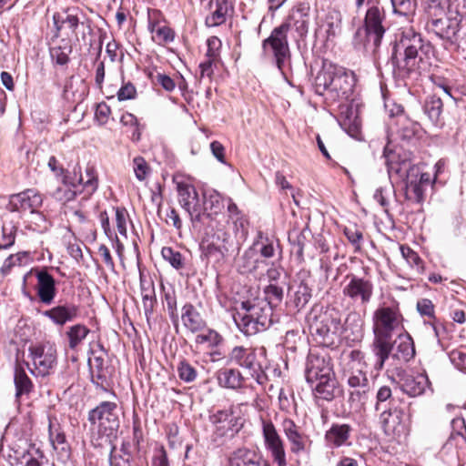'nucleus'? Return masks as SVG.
<instances>
[{"label":"nucleus","mask_w":466,"mask_h":466,"mask_svg":"<svg viewBox=\"0 0 466 466\" xmlns=\"http://www.w3.org/2000/svg\"><path fill=\"white\" fill-rule=\"evenodd\" d=\"M326 34V41H332L340 33V15L329 14L323 25Z\"/></svg>","instance_id":"58"},{"label":"nucleus","mask_w":466,"mask_h":466,"mask_svg":"<svg viewBox=\"0 0 466 466\" xmlns=\"http://www.w3.org/2000/svg\"><path fill=\"white\" fill-rule=\"evenodd\" d=\"M385 157L389 173L395 172L400 177H405V198L415 203L423 202L425 190L436 180L437 174L442 167L441 162L436 163L437 171L432 180L429 173L422 172L420 167L412 165L410 161L395 163L390 160L388 156Z\"/></svg>","instance_id":"5"},{"label":"nucleus","mask_w":466,"mask_h":466,"mask_svg":"<svg viewBox=\"0 0 466 466\" xmlns=\"http://www.w3.org/2000/svg\"><path fill=\"white\" fill-rule=\"evenodd\" d=\"M451 427L453 431L456 432V436H454V433H451V436L447 441L446 446L452 445L453 441H456V444H458L460 441L466 443V437L464 436V433H466V425L464 420L460 417L454 418L451 420Z\"/></svg>","instance_id":"61"},{"label":"nucleus","mask_w":466,"mask_h":466,"mask_svg":"<svg viewBox=\"0 0 466 466\" xmlns=\"http://www.w3.org/2000/svg\"><path fill=\"white\" fill-rule=\"evenodd\" d=\"M347 279L350 280L343 288V295L353 301H360L361 304L369 303L373 294L371 281L355 275H348Z\"/></svg>","instance_id":"20"},{"label":"nucleus","mask_w":466,"mask_h":466,"mask_svg":"<svg viewBox=\"0 0 466 466\" xmlns=\"http://www.w3.org/2000/svg\"><path fill=\"white\" fill-rule=\"evenodd\" d=\"M217 380L222 388L238 390L244 387L246 379L237 369H221L217 372Z\"/></svg>","instance_id":"40"},{"label":"nucleus","mask_w":466,"mask_h":466,"mask_svg":"<svg viewBox=\"0 0 466 466\" xmlns=\"http://www.w3.org/2000/svg\"><path fill=\"white\" fill-rule=\"evenodd\" d=\"M183 326L191 333H197L206 327V321L191 303H186L181 309Z\"/></svg>","instance_id":"39"},{"label":"nucleus","mask_w":466,"mask_h":466,"mask_svg":"<svg viewBox=\"0 0 466 466\" xmlns=\"http://www.w3.org/2000/svg\"><path fill=\"white\" fill-rule=\"evenodd\" d=\"M353 429L347 423H333L325 433L326 441L335 448L350 445V438Z\"/></svg>","instance_id":"36"},{"label":"nucleus","mask_w":466,"mask_h":466,"mask_svg":"<svg viewBox=\"0 0 466 466\" xmlns=\"http://www.w3.org/2000/svg\"><path fill=\"white\" fill-rule=\"evenodd\" d=\"M133 348L135 351V360H136V380L140 386L141 390L143 391L144 386V378L145 370H146V363L144 357V347L142 340L139 339L133 342Z\"/></svg>","instance_id":"46"},{"label":"nucleus","mask_w":466,"mask_h":466,"mask_svg":"<svg viewBox=\"0 0 466 466\" xmlns=\"http://www.w3.org/2000/svg\"><path fill=\"white\" fill-rule=\"evenodd\" d=\"M86 90V85L84 80L76 77L75 76H70L64 86V96L66 99H78L82 100Z\"/></svg>","instance_id":"47"},{"label":"nucleus","mask_w":466,"mask_h":466,"mask_svg":"<svg viewBox=\"0 0 466 466\" xmlns=\"http://www.w3.org/2000/svg\"><path fill=\"white\" fill-rule=\"evenodd\" d=\"M305 378L318 399L331 401L335 398L338 381L330 356L325 352L310 351L308 355Z\"/></svg>","instance_id":"4"},{"label":"nucleus","mask_w":466,"mask_h":466,"mask_svg":"<svg viewBox=\"0 0 466 466\" xmlns=\"http://www.w3.org/2000/svg\"><path fill=\"white\" fill-rule=\"evenodd\" d=\"M89 331H90L89 329H87L83 324H76V325L71 326L66 332V334L68 338L69 348L71 350L76 349L86 338Z\"/></svg>","instance_id":"53"},{"label":"nucleus","mask_w":466,"mask_h":466,"mask_svg":"<svg viewBox=\"0 0 466 466\" xmlns=\"http://www.w3.org/2000/svg\"><path fill=\"white\" fill-rule=\"evenodd\" d=\"M177 374L179 379L187 383L195 381L198 377V371L195 367L186 360H183L178 363Z\"/></svg>","instance_id":"62"},{"label":"nucleus","mask_w":466,"mask_h":466,"mask_svg":"<svg viewBox=\"0 0 466 466\" xmlns=\"http://www.w3.org/2000/svg\"><path fill=\"white\" fill-rule=\"evenodd\" d=\"M240 309H245L257 318V323H262L268 328L271 326L272 309L267 301L262 299L245 300L240 303Z\"/></svg>","instance_id":"31"},{"label":"nucleus","mask_w":466,"mask_h":466,"mask_svg":"<svg viewBox=\"0 0 466 466\" xmlns=\"http://www.w3.org/2000/svg\"><path fill=\"white\" fill-rule=\"evenodd\" d=\"M461 19L458 10H451L448 15L427 19L425 29L440 39L452 43L460 30Z\"/></svg>","instance_id":"13"},{"label":"nucleus","mask_w":466,"mask_h":466,"mask_svg":"<svg viewBox=\"0 0 466 466\" xmlns=\"http://www.w3.org/2000/svg\"><path fill=\"white\" fill-rule=\"evenodd\" d=\"M397 132L403 139H410L415 137L420 130V125L410 120L407 116H401L400 120H396Z\"/></svg>","instance_id":"51"},{"label":"nucleus","mask_w":466,"mask_h":466,"mask_svg":"<svg viewBox=\"0 0 466 466\" xmlns=\"http://www.w3.org/2000/svg\"><path fill=\"white\" fill-rule=\"evenodd\" d=\"M433 54V46L425 41L420 34L412 29L404 30L396 42L391 55L394 72L401 77L417 74L427 63L426 59Z\"/></svg>","instance_id":"1"},{"label":"nucleus","mask_w":466,"mask_h":466,"mask_svg":"<svg viewBox=\"0 0 466 466\" xmlns=\"http://www.w3.org/2000/svg\"><path fill=\"white\" fill-rule=\"evenodd\" d=\"M454 10L451 0H427L425 13L427 19L450 15Z\"/></svg>","instance_id":"45"},{"label":"nucleus","mask_w":466,"mask_h":466,"mask_svg":"<svg viewBox=\"0 0 466 466\" xmlns=\"http://www.w3.org/2000/svg\"><path fill=\"white\" fill-rule=\"evenodd\" d=\"M47 167L54 173L55 177L61 180L62 185H68L73 183L71 180L73 174L65 168L55 156H51L49 157Z\"/></svg>","instance_id":"54"},{"label":"nucleus","mask_w":466,"mask_h":466,"mask_svg":"<svg viewBox=\"0 0 466 466\" xmlns=\"http://www.w3.org/2000/svg\"><path fill=\"white\" fill-rule=\"evenodd\" d=\"M42 196L35 189L30 188L10 196L6 208L10 212H17L21 215L29 211L31 214H35L39 219L45 221L44 216L36 211L42 206Z\"/></svg>","instance_id":"17"},{"label":"nucleus","mask_w":466,"mask_h":466,"mask_svg":"<svg viewBox=\"0 0 466 466\" xmlns=\"http://www.w3.org/2000/svg\"><path fill=\"white\" fill-rule=\"evenodd\" d=\"M133 392L134 410H133V445L137 452H145L144 451V436L142 430V422L139 417V411L142 410L138 403V392L135 388L134 382H131Z\"/></svg>","instance_id":"38"},{"label":"nucleus","mask_w":466,"mask_h":466,"mask_svg":"<svg viewBox=\"0 0 466 466\" xmlns=\"http://www.w3.org/2000/svg\"><path fill=\"white\" fill-rule=\"evenodd\" d=\"M310 23V7L306 3H299L295 5L288 17L279 25L285 26V31L289 33L294 30L298 36V41H303L307 37Z\"/></svg>","instance_id":"19"},{"label":"nucleus","mask_w":466,"mask_h":466,"mask_svg":"<svg viewBox=\"0 0 466 466\" xmlns=\"http://www.w3.org/2000/svg\"><path fill=\"white\" fill-rule=\"evenodd\" d=\"M280 426L289 442L290 453L296 456L309 453L312 441L293 420L286 417L282 420Z\"/></svg>","instance_id":"16"},{"label":"nucleus","mask_w":466,"mask_h":466,"mask_svg":"<svg viewBox=\"0 0 466 466\" xmlns=\"http://www.w3.org/2000/svg\"><path fill=\"white\" fill-rule=\"evenodd\" d=\"M147 78L150 80L153 88L160 86L167 92H172L176 88L175 81L165 73L158 71L156 67H147Z\"/></svg>","instance_id":"48"},{"label":"nucleus","mask_w":466,"mask_h":466,"mask_svg":"<svg viewBox=\"0 0 466 466\" xmlns=\"http://www.w3.org/2000/svg\"><path fill=\"white\" fill-rule=\"evenodd\" d=\"M222 341V337L214 329H208L206 333H201L196 336L195 342L202 345L207 344L208 348L212 349L219 345Z\"/></svg>","instance_id":"64"},{"label":"nucleus","mask_w":466,"mask_h":466,"mask_svg":"<svg viewBox=\"0 0 466 466\" xmlns=\"http://www.w3.org/2000/svg\"><path fill=\"white\" fill-rule=\"evenodd\" d=\"M352 44L360 51L375 53L379 47L373 46V39L370 37L368 31L363 27H359L354 34Z\"/></svg>","instance_id":"50"},{"label":"nucleus","mask_w":466,"mask_h":466,"mask_svg":"<svg viewBox=\"0 0 466 466\" xmlns=\"http://www.w3.org/2000/svg\"><path fill=\"white\" fill-rule=\"evenodd\" d=\"M264 445L277 466H287L285 444L276 427L269 420H262Z\"/></svg>","instance_id":"15"},{"label":"nucleus","mask_w":466,"mask_h":466,"mask_svg":"<svg viewBox=\"0 0 466 466\" xmlns=\"http://www.w3.org/2000/svg\"><path fill=\"white\" fill-rule=\"evenodd\" d=\"M29 350L38 375H48L50 370H52L56 364V350L51 346L44 347L42 345H38L31 347Z\"/></svg>","instance_id":"23"},{"label":"nucleus","mask_w":466,"mask_h":466,"mask_svg":"<svg viewBox=\"0 0 466 466\" xmlns=\"http://www.w3.org/2000/svg\"><path fill=\"white\" fill-rule=\"evenodd\" d=\"M338 121L350 137H357L360 131V120L356 112L349 105H340Z\"/></svg>","instance_id":"37"},{"label":"nucleus","mask_w":466,"mask_h":466,"mask_svg":"<svg viewBox=\"0 0 466 466\" xmlns=\"http://www.w3.org/2000/svg\"><path fill=\"white\" fill-rule=\"evenodd\" d=\"M312 298V289L308 281L302 279L299 284L289 287L287 306L296 311L306 307Z\"/></svg>","instance_id":"27"},{"label":"nucleus","mask_w":466,"mask_h":466,"mask_svg":"<svg viewBox=\"0 0 466 466\" xmlns=\"http://www.w3.org/2000/svg\"><path fill=\"white\" fill-rule=\"evenodd\" d=\"M415 356V348L412 338L409 334L399 335L394 343L391 342V350L389 359L395 361V365L410 361Z\"/></svg>","instance_id":"24"},{"label":"nucleus","mask_w":466,"mask_h":466,"mask_svg":"<svg viewBox=\"0 0 466 466\" xmlns=\"http://www.w3.org/2000/svg\"><path fill=\"white\" fill-rule=\"evenodd\" d=\"M17 229V223L14 222L12 219H4L2 225L0 250L7 249L15 244Z\"/></svg>","instance_id":"49"},{"label":"nucleus","mask_w":466,"mask_h":466,"mask_svg":"<svg viewBox=\"0 0 466 466\" xmlns=\"http://www.w3.org/2000/svg\"><path fill=\"white\" fill-rule=\"evenodd\" d=\"M392 391L389 386H381L376 393L375 410L377 412L381 410L393 407L392 406Z\"/></svg>","instance_id":"59"},{"label":"nucleus","mask_w":466,"mask_h":466,"mask_svg":"<svg viewBox=\"0 0 466 466\" xmlns=\"http://www.w3.org/2000/svg\"><path fill=\"white\" fill-rule=\"evenodd\" d=\"M63 45L55 46L50 50L52 60L59 65L66 66L69 62V55L72 53V46L69 42L63 40Z\"/></svg>","instance_id":"55"},{"label":"nucleus","mask_w":466,"mask_h":466,"mask_svg":"<svg viewBox=\"0 0 466 466\" xmlns=\"http://www.w3.org/2000/svg\"><path fill=\"white\" fill-rule=\"evenodd\" d=\"M379 420L385 434L391 435L400 432L403 411L396 407H390L379 411Z\"/></svg>","instance_id":"34"},{"label":"nucleus","mask_w":466,"mask_h":466,"mask_svg":"<svg viewBox=\"0 0 466 466\" xmlns=\"http://www.w3.org/2000/svg\"><path fill=\"white\" fill-rule=\"evenodd\" d=\"M235 0H209L207 9L209 14L206 16L205 24L208 27L218 26L227 20L229 11L233 10Z\"/></svg>","instance_id":"25"},{"label":"nucleus","mask_w":466,"mask_h":466,"mask_svg":"<svg viewBox=\"0 0 466 466\" xmlns=\"http://www.w3.org/2000/svg\"><path fill=\"white\" fill-rule=\"evenodd\" d=\"M92 382L97 387L106 388L108 385V368L102 357L96 356L89 361Z\"/></svg>","instance_id":"41"},{"label":"nucleus","mask_w":466,"mask_h":466,"mask_svg":"<svg viewBox=\"0 0 466 466\" xmlns=\"http://www.w3.org/2000/svg\"><path fill=\"white\" fill-rule=\"evenodd\" d=\"M371 393V386L370 383L360 387H356L350 391L349 401L361 406L366 403Z\"/></svg>","instance_id":"60"},{"label":"nucleus","mask_w":466,"mask_h":466,"mask_svg":"<svg viewBox=\"0 0 466 466\" xmlns=\"http://www.w3.org/2000/svg\"><path fill=\"white\" fill-rule=\"evenodd\" d=\"M403 317L398 304L382 305L373 314L374 339L371 350L375 357L374 369H383L391 350L394 332L403 329Z\"/></svg>","instance_id":"2"},{"label":"nucleus","mask_w":466,"mask_h":466,"mask_svg":"<svg viewBox=\"0 0 466 466\" xmlns=\"http://www.w3.org/2000/svg\"><path fill=\"white\" fill-rule=\"evenodd\" d=\"M15 458L25 463V466H47L49 460L45 452L35 443H27L25 449L18 448L14 451Z\"/></svg>","instance_id":"30"},{"label":"nucleus","mask_w":466,"mask_h":466,"mask_svg":"<svg viewBox=\"0 0 466 466\" xmlns=\"http://www.w3.org/2000/svg\"><path fill=\"white\" fill-rule=\"evenodd\" d=\"M264 294L265 298L263 299L268 303L272 309L280 305L284 298L283 289L276 284H269L265 287Z\"/></svg>","instance_id":"57"},{"label":"nucleus","mask_w":466,"mask_h":466,"mask_svg":"<svg viewBox=\"0 0 466 466\" xmlns=\"http://www.w3.org/2000/svg\"><path fill=\"white\" fill-rule=\"evenodd\" d=\"M110 448L109 465L110 466H131V454L127 450V445L122 443L120 448L113 444V441L107 442Z\"/></svg>","instance_id":"44"},{"label":"nucleus","mask_w":466,"mask_h":466,"mask_svg":"<svg viewBox=\"0 0 466 466\" xmlns=\"http://www.w3.org/2000/svg\"><path fill=\"white\" fill-rule=\"evenodd\" d=\"M285 26H276L269 36L262 41L261 47L266 56H271L276 66L285 75V66L290 60L291 53Z\"/></svg>","instance_id":"11"},{"label":"nucleus","mask_w":466,"mask_h":466,"mask_svg":"<svg viewBox=\"0 0 466 466\" xmlns=\"http://www.w3.org/2000/svg\"><path fill=\"white\" fill-rule=\"evenodd\" d=\"M369 7L364 17L363 27L368 31L370 37L373 39V46L379 47L386 32L384 23L386 15L384 8L373 0H368Z\"/></svg>","instance_id":"14"},{"label":"nucleus","mask_w":466,"mask_h":466,"mask_svg":"<svg viewBox=\"0 0 466 466\" xmlns=\"http://www.w3.org/2000/svg\"><path fill=\"white\" fill-rule=\"evenodd\" d=\"M122 414V409L116 402L103 401L90 410L88 420L96 425L101 438L111 443L117 438Z\"/></svg>","instance_id":"8"},{"label":"nucleus","mask_w":466,"mask_h":466,"mask_svg":"<svg viewBox=\"0 0 466 466\" xmlns=\"http://www.w3.org/2000/svg\"><path fill=\"white\" fill-rule=\"evenodd\" d=\"M15 397L20 398L28 394L33 389V383L24 370H16L15 373Z\"/></svg>","instance_id":"56"},{"label":"nucleus","mask_w":466,"mask_h":466,"mask_svg":"<svg viewBox=\"0 0 466 466\" xmlns=\"http://www.w3.org/2000/svg\"><path fill=\"white\" fill-rule=\"evenodd\" d=\"M86 180L81 174V168L76 165L73 168L72 184L58 187L52 197L57 201L66 203L74 200L77 195L85 192L86 196H91L98 187V178L96 169L93 166H87L86 168Z\"/></svg>","instance_id":"9"},{"label":"nucleus","mask_w":466,"mask_h":466,"mask_svg":"<svg viewBox=\"0 0 466 466\" xmlns=\"http://www.w3.org/2000/svg\"><path fill=\"white\" fill-rule=\"evenodd\" d=\"M307 320L309 333L318 345L329 348L339 341L342 323L341 316L335 309H328L318 314L311 311Z\"/></svg>","instance_id":"6"},{"label":"nucleus","mask_w":466,"mask_h":466,"mask_svg":"<svg viewBox=\"0 0 466 466\" xmlns=\"http://www.w3.org/2000/svg\"><path fill=\"white\" fill-rule=\"evenodd\" d=\"M35 277L37 279L36 293L39 300L46 305H51L56 295L54 277L46 269H36Z\"/></svg>","instance_id":"28"},{"label":"nucleus","mask_w":466,"mask_h":466,"mask_svg":"<svg viewBox=\"0 0 466 466\" xmlns=\"http://www.w3.org/2000/svg\"><path fill=\"white\" fill-rule=\"evenodd\" d=\"M178 201L181 207L188 213L192 222L204 223L210 217L209 213L202 212L201 204L196 188L186 183L177 184Z\"/></svg>","instance_id":"18"},{"label":"nucleus","mask_w":466,"mask_h":466,"mask_svg":"<svg viewBox=\"0 0 466 466\" xmlns=\"http://www.w3.org/2000/svg\"><path fill=\"white\" fill-rule=\"evenodd\" d=\"M442 108V100L435 94L428 96L423 105L425 115L429 117L431 122L437 127H442L444 125L443 118L441 117Z\"/></svg>","instance_id":"42"},{"label":"nucleus","mask_w":466,"mask_h":466,"mask_svg":"<svg viewBox=\"0 0 466 466\" xmlns=\"http://www.w3.org/2000/svg\"><path fill=\"white\" fill-rule=\"evenodd\" d=\"M309 233L310 231L307 227L301 230L293 228L289 233V241L291 246V252L295 254L297 258L300 261L304 260V247L307 242V236Z\"/></svg>","instance_id":"43"},{"label":"nucleus","mask_w":466,"mask_h":466,"mask_svg":"<svg viewBox=\"0 0 466 466\" xmlns=\"http://www.w3.org/2000/svg\"><path fill=\"white\" fill-rule=\"evenodd\" d=\"M204 198H205V201H204L205 211L204 212H206L208 209H209L211 212L217 214L223 208L222 196L215 190L208 192V193H205Z\"/></svg>","instance_id":"63"},{"label":"nucleus","mask_w":466,"mask_h":466,"mask_svg":"<svg viewBox=\"0 0 466 466\" xmlns=\"http://www.w3.org/2000/svg\"><path fill=\"white\" fill-rule=\"evenodd\" d=\"M233 319L238 329L246 336L255 335L268 328V326H264L262 323H257V318L247 310L240 309V307L233 315Z\"/></svg>","instance_id":"35"},{"label":"nucleus","mask_w":466,"mask_h":466,"mask_svg":"<svg viewBox=\"0 0 466 466\" xmlns=\"http://www.w3.org/2000/svg\"><path fill=\"white\" fill-rule=\"evenodd\" d=\"M147 29L151 33L152 40L158 45L169 43L174 40L175 35L173 30L166 25L165 23L162 25H151Z\"/></svg>","instance_id":"52"},{"label":"nucleus","mask_w":466,"mask_h":466,"mask_svg":"<svg viewBox=\"0 0 466 466\" xmlns=\"http://www.w3.org/2000/svg\"><path fill=\"white\" fill-rule=\"evenodd\" d=\"M268 264L262 259L252 246L246 249L238 260V269L241 274L257 273L264 269Z\"/></svg>","instance_id":"33"},{"label":"nucleus","mask_w":466,"mask_h":466,"mask_svg":"<svg viewBox=\"0 0 466 466\" xmlns=\"http://www.w3.org/2000/svg\"><path fill=\"white\" fill-rule=\"evenodd\" d=\"M228 466H269L254 450L246 447L232 451L228 456Z\"/></svg>","instance_id":"32"},{"label":"nucleus","mask_w":466,"mask_h":466,"mask_svg":"<svg viewBox=\"0 0 466 466\" xmlns=\"http://www.w3.org/2000/svg\"><path fill=\"white\" fill-rule=\"evenodd\" d=\"M78 314L79 307L74 303L56 305L42 312L43 316L48 318L55 325L59 327L74 321Z\"/></svg>","instance_id":"26"},{"label":"nucleus","mask_w":466,"mask_h":466,"mask_svg":"<svg viewBox=\"0 0 466 466\" xmlns=\"http://www.w3.org/2000/svg\"><path fill=\"white\" fill-rule=\"evenodd\" d=\"M252 247L257 249L258 256L266 261L276 257L279 261L282 259V247L279 239L274 235H268L258 230Z\"/></svg>","instance_id":"22"},{"label":"nucleus","mask_w":466,"mask_h":466,"mask_svg":"<svg viewBox=\"0 0 466 466\" xmlns=\"http://www.w3.org/2000/svg\"><path fill=\"white\" fill-rule=\"evenodd\" d=\"M228 362L247 370L258 385H265L268 380L266 373L269 363L264 347H234L228 355Z\"/></svg>","instance_id":"7"},{"label":"nucleus","mask_w":466,"mask_h":466,"mask_svg":"<svg viewBox=\"0 0 466 466\" xmlns=\"http://www.w3.org/2000/svg\"><path fill=\"white\" fill-rule=\"evenodd\" d=\"M82 14V11L77 6L62 7L53 15V22L56 31L68 28L73 33H76Z\"/></svg>","instance_id":"29"},{"label":"nucleus","mask_w":466,"mask_h":466,"mask_svg":"<svg viewBox=\"0 0 466 466\" xmlns=\"http://www.w3.org/2000/svg\"><path fill=\"white\" fill-rule=\"evenodd\" d=\"M213 425L212 433L209 436L210 442L215 447L224 445L231 440L241 429L240 418L234 415L232 408L218 410L208 417Z\"/></svg>","instance_id":"10"},{"label":"nucleus","mask_w":466,"mask_h":466,"mask_svg":"<svg viewBox=\"0 0 466 466\" xmlns=\"http://www.w3.org/2000/svg\"><path fill=\"white\" fill-rule=\"evenodd\" d=\"M355 84L352 71L325 60L315 77L314 89L327 103H344L350 99Z\"/></svg>","instance_id":"3"},{"label":"nucleus","mask_w":466,"mask_h":466,"mask_svg":"<svg viewBox=\"0 0 466 466\" xmlns=\"http://www.w3.org/2000/svg\"><path fill=\"white\" fill-rule=\"evenodd\" d=\"M397 384L400 390L410 397H418L422 395L426 389L430 387V380L425 373H407L398 374Z\"/></svg>","instance_id":"21"},{"label":"nucleus","mask_w":466,"mask_h":466,"mask_svg":"<svg viewBox=\"0 0 466 466\" xmlns=\"http://www.w3.org/2000/svg\"><path fill=\"white\" fill-rule=\"evenodd\" d=\"M233 247V239L223 228H218L213 232H207L200 244L202 256L216 261L224 259Z\"/></svg>","instance_id":"12"}]
</instances>
